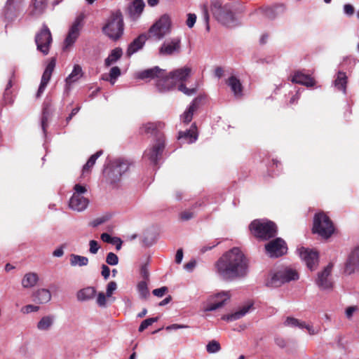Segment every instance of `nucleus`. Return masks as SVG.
<instances>
[{
    "instance_id": "bf43d9fd",
    "label": "nucleus",
    "mask_w": 359,
    "mask_h": 359,
    "mask_svg": "<svg viewBox=\"0 0 359 359\" xmlns=\"http://www.w3.org/2000/svg\"><path fill=\"white\" fill-rule=\"evenodd\" d=\"M167 291H168V287L165 286H163L160 288L154 289L152 291V293L154 296L161 297L165 294V292Z\"/></svg>"
},
{
    "instance_id": "9b49d317",
    "label": "nucleus",
    "mask_w": 359,
    "mask_h": 359,
    "mask_svg": "<svg viewBox=\"0 0 359 359\" xmlns=\"http://www.w3.org/2000/svg\"><path fill=\"white\" fill-rule=\"evenodd\" d=\"M52 35L47 25H43L41 29L35 36V42L37 49L47 55L49 52L50 46L52 43Z\"/></svg>"
},
{
    "instance_id": "c03bdc74",
    "label": "nucleus",
    "mask_w": 359,
    "mask_h": 359,
    "mask_svg": "<svg viewBox=\"0 0 359 359\" xmlns=\"http://www.w3.org/2000/svg\"><path fill=\"white\" fill-rule=\"evenodd\" d=\"M48 106L49 105L48 104L44 103L41 116V127L44 133H46V128L48 127V122L50 116Z\"/></svg>"
},
{
    "instance_id": "1a4fd4ad",
    "label": "nucleus",
    "mask_w": 359,
    "mask_h": 359,
    "mask_svg": "<svg viewBox=\"0 0 359 359\" xmlns=\"http://www.w3.org/2000/svg\"><path fill=\"white\" fill-rule=\"evenodd\" d=\"M266 254L271 258L280 257L287 252V245L281 238H276L264 246Z\"/></svg>"
},
{
    "instance_id": "412c9836",
    "label": "nucleus",
    "mask_w": 359,
    "mask_h": 359,
    "mask_svg": "<svg viewBox=\"0 0 359 359\" xmlns=\"http://www.w3.org/2000/svg\"><path fill=\"white\" fill-rule=\"evenodd\" d=\"M230 297L231 295L229 292H222L217 294L215 297V302H210L205 308V310L211 311L223 306L225 302L230 299Z\"/></svg>"
},
{
    "instance_id": "c9c22d12",
    "label": "nucleus",
    "mask_w": 359,
    "mask_h": 359,
    "mask_svg": "<svg viewBox=\"0 0 359 359\" xmlns=\"http://www.w3.org/2000/svg\"><path fill=\"white\" fill-rule=\"evenodd\" d=\"M222 17L226 20V22H223L222 20H218L222 25L227 27H233L236 25V18L232 12L231 6L228 7V11L226 12H221Z\"/></svg>"
},
{
    "instance_id": "37998d69",
    "label": "nucleus",
    "mask_w": 359,
    "mask_h": 359,
    "mask_svg": "<svg viewBox=\"0 0 359 359\" xmlns=\"http://www.w3.org/2000/svg\"><path fill=\"white\" fill-rule=\"evenodd\" d=\"M137 291L142 299H146L149 296L147 283L145 280L140 281L137 286Z\"/></svg>"
},
{
    "instance_id": "bb28decb",
    "label": "nucleus",
    "mask_w": 359,
    "mask_h": 359,
    "mask_svg": "<svg viewBox=\"0 0 359 359\" xmlns=\"http://www.w3.org/2000/svg\"><path fill=\"white\" fill-rule=\"evenodd\" d=\"M191 72V69L188 67H184L182 68H180L175 69L171 72H170L172 79L174 80L175 83L177 81H184L187 79V78L190 76Z\"/></svg>"
},
{
    "instance_id": "603ef678",
    "label": "nucleus",
    "mask_w": 359,
    "mask_h": 359,
    "mask_svg": "<svg viewBox=\"0 0 359 359\" xmlns=\"http://www.w3.org/2000/svg\"><path fill=\"white\" fill-rule=\"evenodd\" d=\"M39 309V306H34L32 304H28L21 308V312L24 314H27L31 312H36L38 311Z\"/></svg>"
},
{
    "instance_id": "052dcab7",
    "label": "nucleus",
    "mask_w": 359,
    "mask_h": 359,
    "mask_svg": "<svg viewBox=\"0 0 359 359\" xmlns=\"http://www.w3.org/2000/svg\"><path fill=\"white\" fill-rule=\"evenodd\" d=\"M116 289V283L114 281L109 282L107 287V293L106 295L107 297H111L113 294L114 291Z\"/></svg>"
},
{
    "instance_id": "4c0bfd02",
    "label": "nucleus",
    "mask_w": 359,
    "mask_h": 359,
    "mask_svg": "<svg viewBox=\"0 0 359 359\" xmlns=\"http://www.w3.org/2000/svg\"><path fill=\"white\" fill-rule=\"evenodd\" d=\"M284 11L285 7L283 5H277L272 8H266L264 11V15L268 19L272 20Z\"/></svg>"
},
{
    "instance_id": "a18cd8bd",
    "label": "nucleus",
    "mask_w": 359,
    "mask_h": 359,
    "mask_svg": "<svg viewBox=\"0 0 359 359\" xmlns=\"http://www.w3.org/2000/svg\"><path fill=\"white\" fill-rule=\"evenodd\" d=\"M284 325L287 327H299V328H304L305 326L304 322H301L298 319L293 318V317H287L284 322Z\"/></svg>"
},
{
    "instance_id": "69168bd1",
    "label": "nucleus",
    "mask_w": 359,
    "mask_h": 359,
    "mask_svg": "<svg viewBox=\"0 0 359 359\" xmlns=\"http://www.w3.org/2000/svg\"><path fill=\"white\" fill-rule=\"evenodd\" d=\"M275 343L280 348H285L286 346L287 342L285 339L282 337H276L275 338Z\"/></svg>"
},
{
    "instance_id": "4468645a",
    "label": "nucleus",
    "mask_w": 359,
    "mask_h": 359,
    "mask_svg": "<svg viewBox=\"0 0 359 359\" xmlns=\"http://www.w3.org/2000/svg\"><path fill=\"white\" fill-rule=\"evenodd\" d=\"M299 255L310 270L316 269L319 258L317 251L302 247L299 249Z\"/></svg>"
},
{
    "instance_id": "5701e85b",
    "label": "nucleus",
    "mask_w": 359,
    "mask_h": 359,
    "mask_svg": "<svg viewBox=\"0 0 359 359\" xmlns=\"http://www.w3.org/2000/svg\"><path fill=\"white\" fill-rule=\"evenodd\" d=\"M147 36L145 34H142L139 35L136 39H135L128 46L126 54L128 57H130L133 54L137 52L139 50L142 49L144 46L147 39Z\"/></svg>"
},
{
    "instance_id": "423d86ee",
    "label": "nucleus",
    "mask_w": 359,
    "mask_h": 359,
    "mask_svg": "<svg viewBox=\"0 0 359 359\" xmlns=\"http://www.w3.org/2000/svg\"><path fill=\"white\" fill-rule=\"evenodd\" d=\"M299 279L297 271L291 268H284L269 275L266 285L271 287H280L285 283Z\"/></svg>"
},
{
    "instance_id": "f8f14e48",
    "label": "nucleus",
    "mask_w": 359,
    "mask_h": 359,
    "mask_svg": "<svg viewBox=\"0 0 359 359\" xmlns=\"http://www.w3.org/2000/svg\"><path fill=\"white\" fill-rule=\"evenodd\" d=\"M165 147V141L155 142L151 147L145 150L144 157L156 165L162 156Z\"/></svg>"
},
{
    "instance_id": "2f4dec72",
    "label": "nucleus",
    "mask_w": 359,
    "mask_h": 359,
    "mask_svg": "<svg viewBox=\"0 0 359 359\" xmlns=\"http://www.w3.org/2000/svg\"><path fill=\"white\" fill-rule=\"evenodd\" d=\"M96 294V290L93 287H87L80 290L76 294L79 301H88L94 298Z\"/></svg>"
},
{
    "instance_id": "f3484780",
    "label": "nucleus",
    "mask_w": 359,
    "mask_h": 359,
    "mask_svg": "<svg viewBox=\"0 0 359 359\" xmlns=\"http://www.w3.org/2000/svg\"><path fill=\"white\" fill-rule=\"evenodd\" d=\"M81 17H77L72 25L71 26L68 34L65 40V48L71 46L74 43L79 36L80 29L81 27Z\"/></svg>"
},
{
    "instance_id": "ddd939ff",
    "label": "nucleus",
    "mask_w": 359,
    "mask_h": 359,
    "mask_svg": "<svg viewBox=\"0 0 359 359\" xmlns=\"http://www.w3.org/2000/svg\"><path fill=\"white\" fill-rule=\"evenodd\" d=\"M332 267L333 264L330 263L321 272L318 273L316 283L321 290H330L333 287V283L330 278Z\"/></svg>"
},
{
    "instance_id": "473e14b6",
    "label": "nucleus",
    "mask_w": 359,
    "mask_h": 359,
    "mask_svg": "<svg viewBox=\"0 0 359 359\" xmlns=\"http://www.w3.org/2000/svg\"><path fill=\"white\" fill-rule=\"evenodd\" d=\"M347 76L346 73L344 72H339L337 75V78L334 80V86L339 90L344 93L346 92V84H347Z\"/></svg>"
},
{
    "instance_id": "774afa93",
    "label": "nucleus",
    "mask_w": 359,
    "mask_h": 359,
    "mask_svg": "<svg viewBox=\"0 0 359 359\" xmlns=\"http://www.w3.org/2000/svg\"><path fill=\"white\" fill-rule=\"evenodd\" d=\"M358 309V307L356 306H348L346 309V316L347 317V318L350 319L351 318V317L353 316V313L357 311Z\"/></svg>"
},
{
    "instance_id": "4be33fe9",
    "label": "nucleus",
    "mask_w": 359,
    "mask_h": 359,
    "mask_svg": "<svg viewBox=\"0 0 359 359\" xmlns=\"http://www.w3.org/2000/svg\"><path fill=\"white\" fill-rule=\"evenodd\" d=\"M89 201L83 196H72L69 200V206L71 209L81 212L88 205Z\"/></svg>"
},
{
    "instance_id": "aec40b11",
    "label": "nucleus",
    "mask_w": 359,
    "mask_h": 359,
    "mask_svg": "<svg viewBox=\"0 0 359 359\" xmlns=\"http://www.w3.org/2000/svg\"><path fill=\"white\" fill-rule=\"evenodd\" d=\"M290 81L293 83H298L306 87H313L316 85L315 79L311 75L304 74L302 71H295Z\"/></svg>"
},
{
    "instance_id": "7ed1b4c3",
    "label": "nucleus",
    "mask_w": 359,
    "mask_h": 359,
    "mask_svg": "<svg viewBox=\"0 0 359 359\" xmlns=\"http://www.w3.org/2000/svg\"><path fill=\"white\" fill-rule=\"evenodd\" d=\"M124 23L121 11L113 12L102 28L104 34L112 41L118 40L123 35Z\"/></svg>"
},
{
    "instance_id": "09e8293b",
    "label": "nucleus",
    "mask_w": 359,
    "mask_h": 359,
    "mask_svg": "<svg viewBox=\"0 0 359 359\" xmlns=\"http://www.w3.org/2000/svg\"><path fill=\"white\" fill-rule=\"evenodd\" d=\"M158 320V317H154L149 318L143 320L139 327V332H143L145 329H147L149 326L151 325L154 323L157 322Z\"/></svg>"
},
{
    "instance_id": "7c9ffc66",
    "label": "nucleus",
    "mask_w": 359,
    "mask_h": 359,
    "mask_svg": "<svg viewBox=\"0 0 359 359\" xmlns=\"http://www.w3.org/2000/svg\"><path fill=\"white\" fill-rule=\"evenodd\" d=\"M83 74L81 67L79 65H75L72 73L65 79L66 86L69 88L73 83L82 77Z\"/></svg>"
},
{
    "instance_id": "a878e982",
    "label": "nucleus",
    "mask_w": 359,
    "mask_h": 359,
    "mask_svg": "<svg viewBox=\"0 0 359 359\" xmlns=\"http://www.w3.org/2000/svg\"><path fill=\"white\" fill-rule=\"evenodd\" d=\"M197 137L198 133L196 123H193L189 130L184 132H179L178 135L179 140L184 139L187 143H192L195 142L197 140Z\"/></svg>"
},
{
    "instance_id": "680f3d73",
    "label": "nucleus",
    "mask_w": 359,
    "mask_h": 359,
    "mask_svg": "<svg viewBox=\"0 0 359 359\" xmlns=\"http://www.w3.org/2000/svg\"><path fill=\"white\" fill-rule=\"evenodd\" d=\"M196 15L194 13H189L188 14V18H187V25L189 27V28H191L194 27L195 22H196Z\"/></svg>"
},
{
    "instance_id": "ea45409f",
    "label": "nucleus",
    "mask_w": 359,
    "mask_h": 359,
    "mask_svg": "<svg viewBox=\"0 0 359 359\" xmlns=\"http://www.w3.org/2000/svg\"><path fill=\"white\" fill-rule=\"evenodd\" d=\"M70 264L72 266H84L88 264V259L86 257L72 254L70 255Z\"/></svg>"
},
{
    "instance_id": "e433bc0d",
    "label": "nucleus",
    "mask_w": 359,
    "mask_h": 359,
    "mask_svg": "<svg viewBox=\"0 0 359 359\" xmlns=\"http://www.w3.org/2000/svg\"><path fill=\"white\" fill-rule=\"evenodd\" d=\"M102 153L103 151L102 150L98 151L89 158L86 163L83 167V175L90 172L91 168L95 164L96 160L102 154Z\"/></svg>"
},
{
    "instance_id": "f257e3e1",
    "label": "nucleus",
    "mask_w": 359,
    "mask_h": 359,
    "mask_svg": "<svg viewBox=\"0 0 359 359\" xmlns=\"http://www.w3.org/2000/svg\"><path fill=\"white\" fill-rule=\"evenodd\" d=\"M248 258L238 248H233L216 262L217 273L225 280L245 277L249 271Z\"/></svg>"
},
{
    "instance_id": "5fc2aeb1",
    "label": "nucleus",
    "mask_w": 359,
    "mask_h": 359,
    "mask_svg": "<svg viewBox=\"0 0 359 359\" xmlns=\"http://www.w3.org/2000/svg\"><path fill=\"white\" fill-rule=\"evenodd\" d=\"M208 8V6L207 3L203 4L201 6V11H202L203 16L204 20L205 21V22L207 24V28L209 29L208 23H209L210 16H209Z\"/></svg>"
},
{
    "instance_id": "79ce46f5",
    "label": "nucleus",
    "mask_w": 359,
    "mask_h": 359,
    "mask_svg": "<svg viewBox=\"0 0 359 359\" xmlns=\"http://www.w3.org/2000/svg\"><path fill=\"white\" fill-rule=\"evenodd\" d=\"M144 7V4L142 0H133L131 6L129 7L130 12L135 14H140Z\"/></svg>"
},
{
    "instance_id": "e2e57ef3",
    "label": "nucleus",
    "mask_w": 359,
    "mask_h": 359,
    "mask_svg": "<svg viewBox=\"0 0 359 359\" xmlns=\"http://www.w3.org/2000/svg\"><path fill=\"white\" fill-rule=\"evenodd\" d=\"M90 249L89 251L92 254H96L99 250V245L96 241L92 240L89 243Z\"/></svg>"
},
{
    "instance_id": "20e7f679",
    "label": "nucleus",
    "mask_w": 359,
    "mask_h": 359,
    "mask_svg": "<svg viewBox=\"0 0 359 359\" xmlns=\"http://www.w3.org/2000/svg\"><path fill=\"white\" fill-rule=\"evenodd\" d=\"M133 164L131 161L125 158H117L111 161L104 171L107 180L114 184L119 182L123 176Z\"/></svg>"
},
{
    "instance_id": "49530a36",
    "label": "nucleus",
    "mask_w": 359,
    "mask_h": 359,
    "mask_svg": "<svg viewBox=\"0 0 359 359\" xmlns=\"http://www.w3.org/2000/svg\"><path fill=\"white\" fill-rule=\"evenodd\" d=\"M34 14H41L46 6V0H33Z\"/></svg>"
},
{
    "instance_id": "13d9d810",
    "label": "nucleus",
    "mask_w": 359,
    "mask_h": 359,
    "mask_svg": "<svg viewBox=\"0 0 359 359\" xmlns=\"http://www.w3.org/2000/svg\"><path fill=\"white\" fill-rule=\"evenodd\" d=\"M97 304L101 307L106 306L107 299L106 295L103 292H100L98 294L97 298Z\"/></svg>"
},
{
    "instance_id": "0eeeda50",
    "label": "nucleus",
    "mask_w": 359,
    "mask_h": 359,
    "mask_svg": "<svg viewBox=\"0 0 359 359\" xmlns=\"http://www.w3.org/2000/svg\"><path fill=\"white\" fill-rule=\"evenodd\" d=\"M171 31V20L168 15H163L149 29L148 38L161 40Z\"/></svg>"
},
{
    "instance_id": "9d476101",
    "label": "nucleus",
    "mask_w": 359,
    "mask_h": 359,
    "mask_svg": "<svg viewBox=\"0 0 359 359\" xmlns=\"http://www.w3.org/2000/svg\"><path fill=\"white\" fill-rule=\"evenodd\" d=\"M165 123L162 121L149 122L143 124L140 128V133L141 134L150 135L154 137L155 142L165 141L163 129Z\"/></svg>"
},
{
    "instance_id": "6e6d98bb",
    "label": "nucleus",
    "mask_w": 359,
    "mask_h": 359,
    "mask_svg": "<svg viewBox=\"0 0 359 359\" xmlns=\"http://www.w3.org/2000/svg\"><path fill=\"white\" fill-rule=\"evenodd\" d=\"M178 90L182 91V92H183L184 94H186L187 95H191L194 94L195 92H196V89L195 88H188L183 83H180L178 86Z\"/></svg>"
},
{
    "instance_id": "393cba45",
    "label": "nucleus",
    "mask_w": 359,
    "mask_h": 359,
    "mask_svg": "<svg viewBox=\"0 0 359 359\" xmlns=\"http://www.w3.org/2000/svg\"><path fill=\"white\" fill-rule=\"evenodd\" d=\"M230 5L225 4L222 6V4L220 0H214L211 4V11L213 15L217 20H222L223 22H226V20L222 17L221 12H226L228 11V7Z\"/></svg>"
},
{
    "instance_id": "de8ad7c7",
    "label": "nucleus",
    "mask_w": 359,
    "mask_h": 359,
    "mask_svg": "<svg viewBox=\"0 0 359 359\" xmlns=\"http://www.w3.org/2000/svg\"><path fill=\"white\" fill-rule=\"evenodd\" d=\"M221 349V346L219 343L215 340L210 341L207 346L206 350L209 353H215L219 351Z\"/></svg>"
},
{
    "instance_id": "f704fd0d",
    "label": "nucleus",
    "mask_w": 359,
    "mask_h": 359,
    "mask_svg": "<svg viewBox=\"0 0 359 359\" xmlns=\"http://www.w3.org/2000/svg\"><path fill=\"white\" fill-rule=\"evenodd\" d=\"M123 55V51L121 48H116L111 50L109 55L105 59L104 64L107 67H109L113 63L119 60Z\"/></svg>"
},
{
    "instance_id": "a211bd4d",
    "label": "nucleus",
    "mask_w": 359,
    "mask_h": 359,
    "mask_svg": "<svg viewBox=\"0 0 359 359\" xmlns=\"http://www.w3.org/2000/svg\"><path fill=\"white\" fill-rule=\"evenodd\" d=\"M163 74H164V69L156 66L137 72V78L141 80L156 79L157 81L159 76H163Z\"/></svg>"
},
{
    "instance_id": "0e129e2a",
    "label": "nucleus",
    "mask_w": 359,
    "mask_h": 359,
    "mask_svg": "<svg viewBox=\"0 0 359 359\" xmlns=\"http://www.w3.org/2000/svg\"><path fill=\"white\" fill-rule=\"evenodd\" d=\"M344 13L348 16L353 15L355 13L354 7L351 4H345L344 6Z\"/></svg>"
},
{
    "instance_id": "a19ab883",
    "label": "nucleus",
    "mask_w": 359,
    "mask_h": 359,
    "mask_svg": "<svg viewBox=\"0 0 359 359\" xmlns=\"http://www.w3.org/2000/svg\"><path fill=\"white\" fill-rule=\"evenodd\" d=\"M13 86L12 81L9 80L8 82L5 91L4 93L3 100L5 104H11L13 102V97L12 94V91L11 90V87Z\"/></svg>"
},
{
    "instance_id": "c85d7f7f",
    "label": "nucleus",
    "mask_w": 359,
    "mask_h": 359,
    "mask_svg": "<svg viewBox=\"0 0 359 359\" xmlns=\"http://www.w3.org/2000/svg\"><path fill=\"white\" fill-rule=\"evenodd\" d=\"M200 101V98H195L189 108L184 111L182 115V121L184 123H189L191 121L194 113L197 110Z\"/></svg>"
},
{
    "instance_id": "b1692460",
    "label": "nucleus",
    "mask_w": 359,
    "mask_h": 359,
    "mask_svg": "<svg viewBox=\"0 0 359 359\" xmlns=\"http://www.w3.org/2000/svg\"><path fill=\"white\" fill-rule=\"evenodd\" d=\"M226 83L230 87L234 96L241 98L243 96V87L241 81L235 76H231Z\"/></svg>"
},
{
    "instance_id": "8fccbe9b",
    "label": "nucleus",
    "mask_w": 359,
    "mask_h": 359,
    "mask_svg": "<svg viewBox=\"0 0 359 359\" xmlns=\"http://www.w3.org/2000/svg\"><path fill=\"white\" fill-rule=\"evenodd\" d=\"M121 75V69L118 67H113L110 69L109 74V81L111 84H114L115 80Z\"/></svg>"
},
{
    "instance_id": "3c124183",
    "label": "nucleus",
    "mask_w": 359,
    "mask_h": 359,
    "mask_svg": "<svg viewBox=\"0 0 359 359\" xmlns=\"http://www.w3.org/2000/svg\"><path fill=\"white\" fill-rule=\"evenodd\" d=\"M106 262L109 265H116L118 262V257L114 252H109L106 257Z\"/></svg>"
},
{
    "instance_id": "864d4df0",
    "label": "nucleus",
    "mask_w": 359,
    "mask_h": 359,
    "mask_svg": "<svg viewBox=\"0 0 359 359\" xmlns=\"http://www.w3.org/2000/svg\"><path fill=\"white\" fill-rule=\"evenodd\" d=\"M74 193L72 196H82V194H85L87 191V189L85 186L81 185L79 184H76L74 187Z\"/></svg>"
},
{
    "instance_id": "58836bf2",
    "label": "nucleus",
    "mask_w": 359,
    "mask_h": 359,
    "mask_svg": "<svg viewBox=\"0 0 359 359\" xmlns=\"http://www.w3.org/2000/svg\"><path fill=\"white\" fill-rule=\"evenodd\" d=\"M54 318L51 316H46L37 323V328L39 330H48L53 324Z\"/></svg>"
},
{
    "instance_id": "c756f323",
    "label": "nucleus",
    "mask_w": 359,
    "mask_h": 359,
    "mask_svg": "<svg viewBox=\"0 0 359 359\" xmlns=\"http://www.w3.org/2000/svg\"><path fill=\"white\" fill-rule=\"evenodd\" d=\"M33 301L38 304H45L51 299V294L47 289H40L33 293Z\"/></svg>"
},
{
    "instance_id": "4d7b16f0",
    "label": "nucleus",
    "mask_w": 359,
    "mask_h": 359,
    "mask_svg": "<svg viewBox=\"0 0 359 359\" xmlns=\"http://www.w3.org/2000/svg\"><path fill=\"white\" fill-rule=\"evenodd\" d=\"M116 237H111L107 233H103L101 234V239L107 243L115 244Z\"/></svg>"
},
{
    "instance_id": "338daca9",
    "label": "nucleus",
    "mask_w": 359,
    "mask_h": 359,
    "mask_svg": "<svg viewBox=\"0 0 359 359\" xmlns=\"http://www.w3.org/2000/svg\"><path fill=\"white\" fill-rule=\"evenodd\" d=\"M194 217V214L189 211H184L180 213V219L184 221L189 220Z\"/></svg>"
},
{
    "instance_id": "2eb2a0df",
    "label": "nucleus",
    "mask_w": 359,
    "mask_h": 359,
    "mask_svg": "<svg viewBox=\"0 0 359 359\" xmlns=\"http://www.w3.org/2000/svg\"><path fill=\"white\" fill-rule=\"evenodd\" d=\"M56 60L55 57H51L43 73L40 86L36 93V97H39L45 90L50 78L53 70L55 67Z\"/></svg>"
},
{
    "instance_id": "72a5a7b5",
    "label": "nucleus",
    "mask_w": 359,
    "mask_h": 359,
    "mask_svg": "<svg viewBox=\"0 0 359 359\" xmlns=\"http://www.w3.org/2000/svg\"><path fill=\"white\" fill-rule=\"evenodd\" d=\"M39 280L38 275L36 273H26L22 280V285L24 287H34Z\"/></svg>"
},
{
    "instance_id": "cd10ccee",
    "label": "nucleus",
    "mask_w": 359,
    "mask_h": 359,
    "mask_svg": "<svg viewBox=\"0 0 359 359\" xmlns=\"http://www.w3.org/2000/svg\"><path fill=\"white\" fill-rule=\"evenodd\" d=\"M252 306V304H248L246 305H244L236 312L231 314L223 316L222 319L226 321H234L238 319H240L249 311Z\"/></svg>"
},
{
    "instance_id": "6e6552de",
    "label": "nucleus",
    "mask_w": 359,
    "mask_h": 359,
    "mask_svg": "<svg viewBox=\"0 0 359 359\" xmlns=\"http://www.w3.org/2000/svg\"><path fill=\"white\" fill-rule=\"evenodd\" d=\"M182 51V39L180 36L165 40L158 48V55L171 57L179 55Z\"/></svg>"
},
{
    "instance_id": "39448f33",
    "label": "nucleus",
    "mask_w": 359,
    "mask_h": 359,
    "mask_svg": "<svg viewBox=\"0 0 359 359\" xmlns=\"http://www.w3.org/2000/svg\"><path fill=\"white\" fill-rule=\"evenodd\" d=\"M334 226L330 218L323 212L316 213L313 217L312 233L327 239L334 232Z\"/></svg>"
},
{
    "instance_id": "dca6fc26",
    "label": "nucleus",
    "mask_w": 359,
    "mask_h": 359,
    "mask_svg": "<svg viewBox=\"0 0 359 359\" xmlns=\"http://www.w3.org/2000/svg\"><path fill=\"white\" fill-rule=\"evenodd\" d=\"M359 271V247L355 248L349 254L345 264L344 272L351 275Z\"/></svg>"
},
{
    "instance_id": "6ab92c4d",
    "label": "nucleus",
    "mask_w": 359,
    "mask_h": 359,
    "mask_svg": "<svg viewBox=\"0 0 359 359\" xmlns=\"http://www.w3.org/2000/svg\"><path fill=\"white\" fill-rule=\"evenodd\" d=\"M156 86L159 92H165L173 88L175 83L170 74H168L164 69V74H163L162 76H159L156 81Z\"/></svg>"
},
{
    "instance_id": "f03ea898",
    "label": "nucleus",
    "mask_w": 359,
    "mask_h": 359,
    "mask_svg": "<svg viewBox=\"0 0 359 359\" xmlns=\"http://www.w3.org/2000/svg\"><path fill=\"white\" fill-rule=\"evenodd\" d=\"M249 229L255 238L262 241L274 238L278 233L276 224L270 220L255 219L250 223Z\"/></svg>"
}]
</instances>
